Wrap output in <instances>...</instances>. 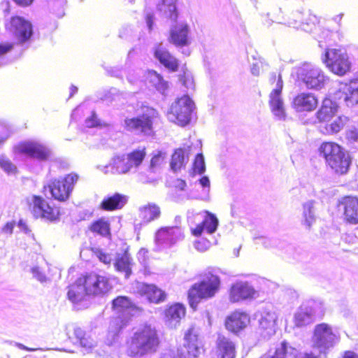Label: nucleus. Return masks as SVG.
<instances>
[{
  "mask_svg": "<svg viewBox=\"0 0 358 358\" xmlns=\"http://www.w3.org/2000/svg\"><path fill=\"white\" fill-rule=\"evenodd\" d=\"M159 345L157 331L150 325L137 329L128 343L127 355L133 358L143 357L155 352Z\"/></svg>",
  "mask_w": 358,
  "mask_h": 358,
  "instance_id": "f257e3e1",
  "label": "nucleus"
},
{
  "mask_svg": "<svg viewBox=\"0 0 358 358\" xmlns=\"http://www.w3.org/2000/svg\"><path fill=\"white\" fill-rule=\"evenodd\" d=\"M57 160L52 149L38 141H24V165L31 171L39 173L42 163Z\"/></svg>",
  "mask_w": 358,
  "mask_h": 358,
  "instance_id": "f03ea898",
  "label": "nucleus"
},
{
  "mask_svg": "<svg viewBox=\"0 0 358 358\" xmlns=\"http://www.w3.org/2000/svg\"><path fill=\"white\" fill-rule=\"evenodd\" d=\"M319 154L336 173L343 175L348 173L351 159L349 154L338 144L324 142L319 148Z\"/></svg>",
  "mask_w": 358,
  "mask_h": 358,
  "instance_id": "7ed1b4c3",
  "label": "nucleus"
},
{
  "mask_svg": "<svg viewBox=\"0 0 358 358\" xmlns=\"http://www.w3.org/2000/svg\"><path fill=\"white\" fill-rule=\"evenodd\" d=\"M145 155V148L135 150L127 155H115L108 164L102 167L101 171L105 174H126L138 167Z\"/></svg>",
  "mask_w": 358,
  "mask_h": 358,
  "instance_id": "20e7f679",
  "label": "nucleus"
},
{
  "mask_svg": "<svg viewBox=\"0 0 358 358\" xmlns=\"http://www.w3.org/2000/svg\"><path fill=\"white\" fill-rule=\"evenodd\" d=\"M220 285L219 276L211 272L206 273L203 280L200 282L193 285L188 292L190 307L195 310L201 299L213 297L219 290Z\"/></svg>",
  "mask_w": 358,
  "mask_h": 358,
  "instance_id": "39448f33",
  "label": "nucleus"
},
{
  "mask_svg": "<svg viewBox=\"0 0 358 358\" xmlns=\"http://www.w3.org/2000/svg\"><path fill=\"white\" fill-rule=\"evenodd\" d=\"M313 348L320 353L319 358L326 355L339 342V336L333 332L331 326L321 323L315 326L312 338Z\"/></svg>",
  "mask_w": 358,
  "mask_h": 358,
  "instance_id": "423d86ee",
  "label": "nucleus"
},
{
  "mask_svg": "<svg viewBox=\"0 0 358 358\" xmlns=\"http://www.w3.org/2000/svg\"><path fill=\"white\" fill-rule=\"evenodd\" d=\"M195 106L189 96L185 95L172 103L168 112V119L176 124L185 127L194 117Z\"/></svg>",
  "mask_w": 358,
  "mask_h": 358,
  "instance_id": "0eeeda50",
  "label": "nucleus"
},
{
  "mask_svg": "<svg viewBox=\"0 0 358 358\" xmlns=\"http://www.w3.org/2000/svg\"><path fill=\"white\" fill-rule=\"evenodd\" d=\"M78 178L76 174L71 173L64 178L52 180L47 186H44V194L47 197L50 196L59 201H64L69 197Z\"/></svg>",
  "mask_w": 358,
  "mask_h": 358,
  "instance_id": "6e6552de",
  "label": "nucleus"
},
{
  "mask_svg": "<svg viewBox=\"0 0 358 358\" xmlns=\"http://www.w3.org/2000/svg\"><path fill=\"white\" fill-rule=\"evenodd\" d=\"M297 76L307 88L319 90L329 82V78L319 68L311 64H304L297 70Z\"/></svg>",
  "mask_w": 358,
  "mask_h": 358,
  "instance_id": "1a4fd4ad",
  "label": "nucleus"
},
{
  "mask_svg": "<svg viewBox=\"0 0 358 358\" xmlns=\"http://www.w3.org/2000/svg\"><path fill=\"white\" fill-rule=\"evenodd\" d=\"M113 308L119 313V315L111 322V325L115 326L116 333L124 328L131 316H134L139 308H137L127 296H117L113 301Z\"/></svg>",
  "mask_w": 358,
  "mask_h": 358,
  "instance_id": "9d476101",
  "label": "nucleus"
},
{
  "mask_svg": "<svg viewBox=\"0 0 358 358\" xmlns=\"http://www.w3.org/2000/svg\"><path fill=\"white\" fill-rule=\"evenodd\" d=\"M157 115L158 113L155 109L147 107L142 115L126 118L124 124V128L131 132L150 136L152 133L153 119Z\"/></svg>",
  "mask_w": 358,
  "mask_h": 358,
  "instance_id": "9b49d317",
  "label": "nucleus"
},
{
  "mask_svg": "<svg viewBox=\"0 0 358 358\" xmlns=\"http://www.w3.org/2000/svg\"><path fill=\"white\" fill-rule=\"evenodd\" d=\"M322 59L335 74L343 76L350 70V62L345 52L337 49H328Z\"/></svg>",
  "mask_w": 358,
  "mask_h": 358,
  "instance_id": "f8f14e48",
  "label": "nucleus"
},
{
  "mask_svg": "<svg viewBox=\"0 0 358 358\" xmlns=\"http://www.w3.org/2000/svg\"><path fill=\"white\" fill-rule=\"evenodd\" d=\"M183 229L177 225L159 229L155 234V242L156 250L171 248L184 239Z\"/></svg>",
  "mask_w": 358,
  "mask_h": 358,
  "instance_id": "ddd939ff",
  "label": "nucleus"
},
{
  "mask_svg": "<svg viewBox=\"0 0 358 358\" xmlns=\"http://www.w3.org/2000/svg\"><path fill=\"white\" fill-rule=\"evenodd\" d=\"M89 295L103 296L112 289V285L106 276L90 273L83 278Z\"/></svg>",
  "mask_w": 358,
  "mask_h": 358,
  "instance_id": "4468645a",
  "label": "nucleus"
},
{
  "mask_svg": "<svg viewBox=\"0 0 358 358\" xmlns=\"http://www.w3.org/2000/svg\"><path fill=\"white\" fill-rule=\"evenodd\" d=\"M200 352L198 334L194 328H190L185 334L183 345L178 349L173 358H196Z\"/></svg>",
  "mask_w": 358,
  "mask_h": 358,
  "instance_id": "2eb2a0df",
  "label": "nucleus"
},
{
  "mask_svg": "<svg viewBox=\"0 0 358 358\" xmlns=\"http://www.w3.org/2000/svg\"><path fill=\"white\" fill-rule=\"evenodd\" d=\"M32 203L27 202L31 206V213L35 217L54 221L58 218V210L52 208L50 204L40 196H34L31 199Z\"/></svg>",
  "mask_w": 358,
  "mask_h": 358,
  "instance_id": "dca6fc26",
  "label": "nucleus"
},
{
  "mask_svg": "<svg viewBox=\"0 0 358 358\" xmlns=\"http://www.w3.org/2000/svg\"><path fill=\"white\" fill-rule=\"evenodd\" d=\"M259 296V292L248 282H237L230 289L229 299L231 302L253 299Z\"/></svg>",
  "mask_w": 358,
  "mask_h": 358,
  "instance_id": "f3484780",
  "label": "nucleus"
},
{
  "mask_svg": "<svg viewBox=\"0 0 358 358\" xmlns=\"http://www.w3.org/2000/svg\"><path fill=\"white\" fill-rule=\"evenodd\" d=\"M189 28L187 24H176L171 27L168 41L177 48L188 46L191 41L189 38Z\"/></svg>",
  "mask_w": 358,
  "mask_h": 358,
  "instance_id": "a211bd4d",
  "label": "nucleus"
},
{
  "mask_svg": "<svg viewBox=\"0 0 358 358\" xmlns=\"http://www.w3.org/2000/svg\"><path fill=\"white\" fill-rule=\"evenodd\" d=\"M215 358H235L236 350L235 343L224 335L219 334L213 350Z\"/></svg>",
  "mask_w": 358,
  "mask_h": 358,
  "instance_id": "6ab92c4d",
  "label": "nucleus"
},
{
  "mask_svg": "<svg viewBox=\"0 0 358 358\" xmlns=\"http://www.w3.org/2000/svg\"><path fill=\"white\" fill-rule=\"evenodd\" d=\"M260 358H317L313 354L299 353L298 350L292 347L287 342L282 341L271 354L264 355Z\"/></svg>",
  "mask_w": 358,
  "mask_h": 358,
  "instance_id": "aec40b11",
  "label": "nucleus"
},
{
  "mask_svg": "<svg viewBox=\"0 0 358 358\" xmlns=\"http://www.w3.org/2000/svg\"><path fill=\"white\" fill-rule=\"evenodd\" d=\"M317 103L315 95L301 92L293 97L291 106L296 112H310L316 108Z\"/></svg>",
  "mask_w": 358,
  "mask_h": 358,
  "instance_id": "412c9836",
  "label": "nucleus"
},
{
  "mask_svg": "<svg viewBox=\"0 0 358 358\" xmlns=\"http://www.w3.org/2000/svg\"><path fill=\"white\" fill-rule=\"evenodd\" d=\"M136 288L139 294L145 296L151 303H159L166 299V293L153 284L137 282Z\"/></svg>",
  "mask_w": 358,
  "mask_h": 358,
  "instance_id": "4be33fe9",
  "label": "nucleus"
},
{
  "mask_svg": "<svg viewBox=\"0 0 358 358\" xmlns=\"http://www.w3.org/2000/svg\"><path fill=\"white\" fill-rule=\"evenodd\" d=\"M313 300L303 303L294 315V323L298 327L306 326L313 322L315 311Z\"/></svg>",
  "mask_w": 358,
  "mask_h": 358,
  "instance_id": "5701e85b",
  "label": "nucleus"
},
{
  "mask_svg": "<svg viewBox=\"0 0 358 358\" xmlns=\"http://www.w3.org/2000/svg\"><path fill=\"white\" fill-rule=\"evenodd\" d=\"M155 57L166 69L171 71H176L178 69V61L173 57L163 45L158 43L154 48Z\"/></svg>",
  "mask_w": 358,
  "mask_h": 358,
  "instance_id": "b1692460",
  "label": "nucleus"
},
{
  "mask_svg": "<svg viewBox=\"0 0 358 358\" xmlns=\"http://www.w3.org/2000/svg\"><path fill=\"white\" fill-rule=\"evenodd\" d=\"M339 208L343 209L345 220L350 224L358 223V198L345 196L343 198Z\"/></svg>",
  "mask_w": 358,
  "mask_h": 358,
  "instance_id": "393cba45",
  "label": "nucleus"
},
{
  "mask_svg": "<svg viewBox=\"0 0 358 358\" xmlns=\"http://www.w3.org/2000/svg\"><path fill=\"white\" fill-rule=\"evenodd\" d=\"M249 322L250 318L246 313L235 311L226 318L225 327L229 331L237 333L243 329Z\"/></svg>",
  "mask_w": 358,
  "mask_h": 358,
  "instance_id": "a878e982",
  "label": "nucleus"
},
{
  "mask_svg": "<svg viewBox=\"0 0 358 358\" xmlns=\"http://www.w3.org/2000/svg\"><path fill=\"white\" fill-rule=\"evenodd\" d=\"M203 213L206 215L203 221L195 228L192 229V234L195 236H200L204 231L208 234H212L217 229L219 222L217 217L208 211H204Z\"/></svg>",
  "mask_w": 358,
  "mask_h": 358,
  "instance_id": "bb28decb",
  "label": "nucleus"
},
{
  "mask_svg": "<svg viewBox=\"0 0 358 358\" xmlns=\"http://www.w3.org/2000/svg\"><path fill=\"white\" fill-rule=\"evenodd\" d=\"M88 294L87 292L86 286L83 282V278L77 280L76 283L69 287V291L67 292V296L70 301L73 303H78L84 300Z\"/></svg>",
  "mask_w": 358,
  "mask_h": 358,
  "instance_id": "cd10ccee",
  "label": "nucleus"
},
{
  "mask_svg": "<svg viewBox=\"0 0 358 358\" xmlns=\"http://www.w3.org/2000/svg\"><path fill=\"white\" fill-rule=\"evenodd\" d=\"M337 111V103L331 99L326 98L323 100L320 108L317 112V117L320 122H329L335 117Z\"/></svg>",
  "mask_w": 358,
  "mask_h": 358,
  "instance_id": "c85d7f7f",
  "label": "nucleus"
},
{
  "mask_svg": "<svg viewBox=\"0 0 358 358\" xmlns=\"http://www.w3.org/2000/svg\"><path fill=\"white\" fill-rule=\"evenodd\" d=\"M340 90H343L340 99H343L348 106H353L358 103V82L351 81Z\"/></svg>",
  "mask_w": 358,
  "mask_h": 358,
  "instance_id": "c756f323",
  "label": "nucleus"
},
{
  "mask_svg": "<svg viewBox=\"0 0 358 358\" xmlns=\"http://www.w3.org/2000/svg\"><path fill=\"white\" fill-rule=\"evenodd\" d=\"M132 258L128 251L125 250L122 253H117L115 256V262L114 264L115 268L124 273L126 278H129L131 274Z\"/></svg>",
  "mask_w": 358,
  "mask_h": 358,
  "instance_id": "7c9ffc66",
  "label": "nucleus"
},
{
  "mask_svg": "<svg viewBox=\"0 0 358 358\" xmlns=\"http://www.w3.org/2000/svg\"><path fill=\"white\" fill-rule=\"evenodd\" d=\"M176 2L177 0H162L157 5V9L161 15L174 22L178 17Z\"/></svg>",
  "mask_w": 358,
  "mask_h": 358,
  "instance_id": "2f4dec72",
  "label": "nucleus"
},
{
  "mask_svg": "<svg viewBox=\"0 0 358 358\" xmlns=\"http://www.w3.org/2000/svg\"><path fill=\"white\" fill-rule=\"evenodd\" d=\"M269 106L274 117L279 120H285L286 118L285 108L281 95L269 94Z\"/></svg>",
  "mask_w": 358,
  "mask_h": 358,
  "instance_id": "473e14b6",
  "label": "nucleus"
},
{
  "mask_svg": "<svg viewBox=\"0 0 358 358\" xmlns=\"http://www.w3.org/2000/svg\"><path fill=\"white\" fill-rule=\"evenodd\" d=\"M127 202V197L119 193L103 200L101 207L105 210H113L122 208Z\"/></svg>",
  "mask_w": 358,
  "mask_h": 358,
  "instance_id": "72a5a7b5",
  "label": "nucleus"
},
{
  "mask_svg": "<svg viewBox=\"0 0 358 358\" xmlns=\"http://www.w3.org/2000/svg\"><path fill=\"white\" fill-rule=\"evenodd\" d=\"M189 149L187 148H178L176 150L172 155L171 161L170 163L171 168L173 171H177L182 167L185 166L189 160Z\"/></svg>",
  "mask_w": 358,
  "mask_h": 358,
  "instance_id": "f704fd0d",
  "label": "nucleus"
},
{
  "mask_svg": "<svg viewBox=\"0 0 358 358\" xmlns=\"http://www.w3.org/2000/svg\"><path fill=\"white\" fill-rule=\"evenodd\" d=\"M161 211L158 206L154 203H149L140 208L139 216L144 223H149L160 216Z\"/></svg>",
  "mask_w": 358,
  "mask_h": 358,
  "instance_id": "c9c22d12",
  "label": "nucleus"
},
{
  "mask_svg": "<svg viewBox=\"0 0 358 358\" xmlns=\"http://www.w3.org/2000/svg\"><path fill=\"white\" fill-rule=\"evenodd\" d=\"M301 15L302 13L298 10L293 13L295 22L300 24L303 30L306 32H312L317 29L316 24L318 22V19L315 15H310L306 22L303 21Z\"/></svg>",
  "mask_w": 358,
  "mask_h": 358,
  "instance_id": "e433bc0d",
  "label": "nucleus"
},
{
  "mask_svg": "<svg viewBox=\"0 0 358 358\" xmlns=\"http://www.w3.org/2000/svg\"><path fill=\"white\" fill-rule=\"evenodd\" d=\"M38 37L39 34L34 31L31 22L24 19V50L29 48Z\"/></svg>",
  "mask_w": 358,
  "mask_h": 358,
  "instance_id": "4c0bfd02",
  "label": "nucleus"
},
{
  "mask_svg": "<svg viewBox=\"0 0 358 358\" xmlns=\"http://www.w3.org/2000/svg\"><path fill=\"white\" fill-rule=\"evenodd\" d=\"M346 116H336L327 123L325 129L328 134H336L340 131L348 122Z\"/></svg>",
  "mask_w": 358,
  "mask_h": 358,
  "instance_id": "58836bf2",
  "label": "nucleus"
},
{
  "mask_svg": "<svg viewBox=\"0 0 358 358\" xmlns=\"http://www.w3.org/2000/svg\"><path fill=\"white\" fill-rule=\"evenodd\" d=\"M277 316L275 312L264 310L259 319V325L262 329H273L275 326Z\"/></svg>",
  "mask_w": 358,
  "mask_h": 358,
  "instance_id": "ea45409f",
  "label": "nucleus"
},
{
  "mask_svg": "<svg viewBox=\"0 0 358 358\" xmlns=\"http://www.w3.org/2000/svg\"><path fill=\"white\" fill-rule=\"evenodd\" d=\"M314 203L313 201H308L305 203L303 206V224L308 228H310L312 224L315 221Z\"/></svg>",
  "mask_w": 358,
  "mask_h": 358,
  "instance_id": "a19ab883",
  "label": "nucleus"
},
{
  "mask_svg": "<svg viewBox=\"0 0 358 358\" xmlns=\"http://www.w3.org/2000/svg\"><path fill=\"white\" fill-rule=\"evenodd\" d=\"M185 308L180 304H175L169 307L165 312L166 317L178 322L185 315Z\"/></svg>",
  "mask_w": 358,
  "mask_h": 358,
  "instance_id": "79ce46f5",
  "label": "nucleus"
},
{
  "mask_svg": "<svg viewBox=\"0 0 358 358\" xmlns=\"http://www.w3.org/2000/svg\"><path fill=\"white\" fill-rule=\"evenodd\" d=\"M29 272L32 275V278L36 279L43 285L50 284L52 280L48 277L44 271L39 266H33L29 268Z\"/></svg>",
  "mask_w": 358,
  "mask_h": 358,
  "instance_id": "37998d69",
  "label": "nucleus"
},
{
  "mask_svg": "<svg viewBox=\"0 0 358 358\" xmlns=\"http://www.w3.org/2000/svg\"><path fill=\"white\" fill-rule=\"evenodd\" d=\"M150 83L156 88V90L162 94H165V92L169 88V85L163 78L157 73H154L151 75Z\"/></svg>",
  "mask_w": 358,
  "mask_h": 358,
  "instance_id": "c03bdc74",
  "label": "nucleus"
},
{
  "mask_svg": "<svg viewBox=\"0 0 358 358\" xmlns=\"http://www.w3.org/2000/svg\"><path fill=\"white\" fill-rule=\"evenodd\" d=\"M90 230L102 236H106L109 234V224L103 220H99L91 225Z\"/></svg>",
  "mask_w": 358,
  "mask_h": 358,
  "instance_id": "a18cd8bd",
  "label": "nucleus"
},
{
  "mask_svg": "<svg viewBox=\"0 0 358 358\" xmlns=\"http://www.w3.org/2000/svg\"><path fill=\"white\" fill-rule=\"evenodd\" d=\"M199 182L203 187L200 199L203 201H208L209 199L210 180L208 176H203L199 180Z\"/></svg>",
  "mask_w": 358,
  "mask_h": 358,
  "instance_id": "49530a36",
  "label": "nucleus"
},
{
  "mask_svg": "<svg viewBox=\"0 0 358 358\" xmlns=\"http://www.w3.org/2000/svg\"><path fill=\"white\" fill-rule=\"evenodd\" d=\"M193 169L194 171L197 172L199 175L203 174L206 171L204 157L201 153L196 155L194 162Z\"/></svg>",
  "mask_w": 358,
  "mask_h": 358,
  "instance_id": "de8ad7c7",
  "label": "nucleus"
},
{
  "mask_svg": "<svg viewBox=\"0 0 358 358\" xmlns=\"http://www.w3.org/2000/svg\"><path fill=\"white\" fill-rule=\"evenodd\" d=\"M164 153L162 152H159L157 155H155L150 161V164L149 166V171L151 173H155L156 169L160 166V164L163 162L164 159Z\"/></svg>",
  "mask_w": 358,
  "mask_h": 358,
  "instance_id": "09e8293b",
  "label": "nucleus"
},
{
  "mask_svg": "<svg viewBox=\"0 0 358 358\" xmlns=\"http://www.w3.org/2000/svg\"><path fill=\"white\" fill-rule=\"evenodd\" d=\"M85 125L87 127H106V124H102L101 120L98 119L95 112H92V115L85 120Z\"/></svg>",
  "mask_w": 358,
  "mask_h": 358,
  "instance_id": "8fccbe9b",
  "label": "nucleus"
},
{
  "mask_svg": "<svg viewBox=\"0 0 358 358\" xmlns=\"http://www.w3.org/2000/svg\"><path fill=\"white\" fill-rule=\"evenodd\" d=\"M210 242L206 238H201L195 241L194 247L195 248L200 252L206 251L210 246Z\"/></svg>",
  "mask_w": 358,
  "mask_h": 358,
  "instance_id": "3c124183",
  "label": "nucleus"
},
{
  "mask_svg": "<svg viewBox=\"0 0 358 358\" xmlns=\"http://www.w3.org/2000/svg\"><path fill=\"white\" fill-rule=\"evenodd\" d=\"M0 166L8 173L16 172V167L9 160L0 159Z\"/></svg>",
  "mask_w": 358,
  "mask_h": 358,
  "instance_id": "603ef678",
  "label": "nucleus"
},
{
  "mask_svg": "<svg viewBox=\"0 0 358 358\" xmlns=\"http://www.w3.org/2000/svg\"><path fill=\"white\" fill-rule=\"evenodd\" d=\"M180 81L181 82L182 85L185 86L187 89L194 88L193 79L190 75L185 73L180 78Z\"/></svg>",
  "mask_w": 358,
  "mask_h": 358,
  "instance_id": "864d4df0",
  "label": "nucleus"
},
{
  "mask_svg": "<svg viewBox=\"0 0 358 358\" xmlns=\"http://www.w3.org/2000/svg\"><path fill=\"white\" fill-rule=\"evenodd\" d=\"M148 250L145 248H141L137 254V258L138 261L144 267H146L148 264Z\"/></svg>",
  "mask_w": 358,
  "mask_h": 358,
  "instance_id": "5fc2aeb1",
  "label": "nucleus"
},
{
  "mask_svg": "<svg viewBox=\"0 0 358 358\" xmlns=\"http://www.w3.org/2000/svg\"><path fill=\"white\" fill-rule=\"evenodd\" d=\"M255 243L256 244H262L265 248H268L273 246L274 243L273 241L264 236L255 237Z\"/></svg>",
  "mask_w": 358,
  "mask_h": 358,
  "instance_id": "6e6d98bb",
  "label": "nucleus"
},
{
  "mask_svg": "<svg viewBox=\"0 0 358 358\" xmlns=\"http://www.w3.org/2000/svg\"><path fill=\"white\" fill-rule=\"evenodd\" d=\"M97 257L101 262L106 264H110L113 260V257L110 254L105 253L101 250L97 252Z\"/></svg>",
  "mask_w": 358,
  "mask_h": 358,
  "instance_id": "4d7b16f0",
  "label": "nucleus"
},
{
  "mask_svg": "<svg viewBox=\"0 0 358 358\" xmlns=\"http://www.w3.org/2000/svg\"><path fill=\"white\" fill-rule=\"evenodd\" d=\"M13 48L12 43H0V57L10 52Z\"/></svg>",
  "mask_w": 358,
  "mask_h": 358,
  "instance_id": "13d9d810",
  "label": "nucleus"
},
{
  "mask_svg": "<svg viewBox=\"0 0 358 358\" xmlns=\"http://www.w3.org/2000/svg\"><path fill=\"white\" fill-rule=\"evenodd\" d=\"M282 87H283V82H282V76L280 74H279L278 77L276 87L275 89H273L271 91V94L281 95Z\"/></svg>",
  "mask_w": 358,
  "mask_h": 358,
  "instance_id": "bf43d9fd",
  "label": "nucleus"
},
{
  "mask_svg": "<svg viewBox=\"0 0 358 358\" xmlns=\"http://www.w3.org/2000/svg\"><path fill=\"white\" fill-rule=\"evenodd\" d=\"M10 27L13 29H18L22 27V18L20 17H13L10 19Z\"/></svg>",
  "mask_w": 358,
  "mask_h": 358,
  "instance_id": "052dcab7",
  "label": "nucleus"
},
{
  "mask_svg": "<svg viewBox=\"0 0 358 358\" xmlns=\"http://www.w3.org/2000/svg\"><path fill=\"white\" fill-rule=\"evenodd\" d=\"M154 14L152 13L146 12L145 21L149 31H151L153 29L154 25Z\"/></svg>",
  "mask_w": 358,
  "mask_h": 358,
  "instance_id": "680f3d73",
  "label": "nucleus"
},
{
  "mask_svg": "<svg viewBox=\"0 0 358 358\" xmlns=\"http://www.w3.org/2000/svg\"><path fill=\"white\" fill-rule=\"evenodd\" d=\"M347 138L352 141H357L358 140V131L354 128L350 129L346 133Z\"/></svg>",
  "mask_w": 358,
  "mask_h": 358,
  "instance_id": "e2e57ef3",
  "label": "nucleus"
},
{
  "mask_svg": "<svg viewBox=\"0 0 358 358\" xmlns=\"http://www.w3.org/2000/svg\"><path fill=\"white\" fill-rule=\"evenodd\" d=\"M81 346L87 348H92L93 347V343L91 341H90L85 336L79 341Z\"/></svg>",
  "mask_w": 358,
  "mask_h": 358,
  "instance_id": "0e129e2a",
  "label": "nucleus"
},
{
  "mask_svg": "<svg viewBox=\"0 0 358 358\" xmlns=\"http://www.w3.org/2000/svg\"><path fill=\"white\" fill-rule=\"evenodd\" d=\"M74 335L76 338L80 341L85 336V332L80 327H76L74 329Z\"/></svg>",
  "mask_w": 358,
  "mask_h": 358,
  "instance_id": "69168bd1",
  "label": "nucleus"
},
{
  "mask_svg": "<svg viewBox=\"0 0 358 358\" xmlns=\"http://www.w3.org/2000/svg\"><path fill=\"white\" fill-rule=\"evenodd\" d=\"M259 64L258 62L253 63L250 67L251 73L255 76H258L259 75Z\"/></svg>",
  "mask_w": 358,
  "mask_h": 358,
  "instance_id": "338daca9",
  "label": "nucleus"
},
{
  "mask_svg": "<svg viewBox=\"0 0 358 358\" xmlns=\"http://www.w3.org/2000/svg\"><path fill=\"white\" fill-rule=\"evenodd\" d=\"M108 72L109 74H110L112 76L120 78L122 77V71L120 69L117 68H110L109 70H108Z\"/></svg>",
  "mask_w": 358,
  "mask_h": 358,
  "instance_id": "774afa93",
  "label": "nucleus"
}]
</instances>
